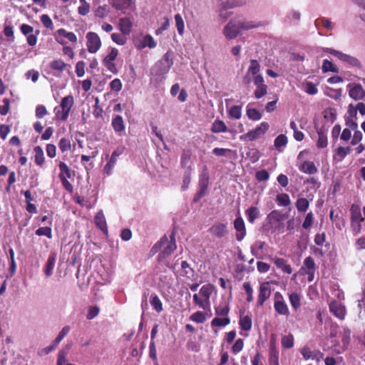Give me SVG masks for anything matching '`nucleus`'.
Masks as SVG:
<instances>
[{"label":"nucleus","instance_id":"obj_1","mask_svg":"<svg viewBox=\"0 0 365 365\" xmlns=\"http://www.w3.org/2000/svg\"><path fill=\"white\" fill-rule=\"evenodd\" d=\"M175 232L173 230L170 235V240L166 235H164L160 241H158L151 249L150 252L153 255L157 253L161 248L163 250L159 254L158 257V261L161 262L166 257H169L177 248L175 244Z\"/></svg>","mask_w":365,"mask_h":365},{"label":"nucleus","instance_id":"obj_2","mask_svg":"<svg viewBox=\"0 0 365 365\" xmlns=\"http://www.w3.org/2000/svg\"><path fill=\"white\" fill-rule=\"evenodd\" d=\"M73 103L74 99L72 95L63 97L60 105L54 108L55 119L56 120L66 121L68 118Z\"/></svg>","mask_w":365,"mask_h":365},{"label":"nucleus","instance_id":"obj_3","mask_svg":"<svg viewBox=\"0 0 365 365\" xmlns=\"http://www.w3.org/2000/svg\"><path fill=\"white\" fill-rule=\"evenodd\" d=\"M269 125L267 122H262L255 129L248 131L247 133L240 136L241 141L248 142L254 141L262 136L269 130Z\"/></svg>","mask_w":365,"mask_h":365},{"label":"nucleus","instance_id":"obj_4","mask_svg":"<svg viewBox=\"0 0 365 365\" xmlns=\"http://www.w3.org/2000/svg\"><path fill=\"white\" fill-rule=\"evenodd\" d=\"M60 173L58 178L62 183L63 187L69 192H73V187L71 183L68 180V178H71L72 176V171L67 164L63 161H61L58 164Z\"/></svg>","mask_w":365,"mask_h":365},{"label":"nucleus","instance_id":"obj_5","mask_svg":"<svg viewBox=\"0 0 365 365\" xmlns=\"http://www.w3.org/2000/svg\"><path fill=\"white\" fill-rule=\"evenodd\" d=\"M324 51L336 56L341 61L346 62L351 66L357 67L359 68H361L362 66L360 61L356 57L349 56L331 48H324Z\"/></svg>","mask_w":365,"mask_h":365},{"label":"nucleus","instance_id":"obj_6","mask_svg":"<svg viewBox=\"0 0 365 365\" xmlns=\"http://www.w3.org/2000/svg\"><path fill=\"white\" fill-rule=\"evenodd\" d=\"M209 185V175L207 171V167L205 166L202 173L200 175L199 179V190L195 195L193 197V202H197L200 200L203 197L207 192Z\"/></svg>","mask_w":365,"mask_h":365},{"label":"nucleus","instance_id":"obj_7","mask_svg":"<svg viewBox=\"0 0 365 365\" xmlns=\"http://www.w3.org/2000/svg\"><path fill=\"white\" fill-rule=\"evenodd\" d=\"M260 64L255 59H251L250 62V66L247 71L245 76L242 78V83L245 85H249L251 81V76L253 77V82H255V79L258 76H262L260 73Z\"/></svg>","mask_w":365,"mask_h":365},{"label":"nucleus","instance_id":"obj_8","mask_svg":"<svg viewBox=\"0 0 365 365\" xmlns=\"http://www.w3.org/2000/svg\"><path fill=\"white\" fill-rule=\"evenodd\" d=\"M87 48L91 53H96L101 46V41L99 36L95 32H88L86 34Z\"/></svg>","mask_w":365,"mask_h":365},{"label":"nucleus","instance_id":"obj_9","mask_svg":"<svg viewBox=\"0 0 365 365\" xmlns=\"http://www.w3.org/2000/svg\"><path fill=\"white\" fill-rule=\"evenodd\" d=\"M118 55V50L115 48H112L110 53L103 60V64L109 71L114 74L118 73V69L114 63V61L116 59Z\"/></svg>","mask_w":365,"mask_h":365},{"label":"nucleus","instance_id":"obj_10","mask_svg":"<svg viewBox=\"0 0 365 365\" xmlns=\"http://www.w3.org/2000/svg\"><path fill=\"white\" fill-rule=\"evenodd\" d=\"M350 212L352 226H358L359 228H361L362 226L361 223L364 222V219L361 216L360 207L353 204L351 206Z\"/></svg>","mask_w":365,"mask_h":365},{"label":"nucleus","instance_id":"obj_11","mask_svg":"<svg viewBox=\"0 0 365 365\" xmlns=\"http://www.w3.org/2000/svg\"><path fill=\"white\" fill-rule=\"evenodd\" d=\"M240 33L239 24H234L230 21L224 28L223 34L228 39L236 38Z\"/></svg>","mask_w":365,"mask_h":365},{"label":"nucleus","instance_id":"obj_12","mask_svg":"<svg viewBox=\"0 0 365 365\" xmlns=\"http://www.w3.org/2000/svg\"><path fill=\"white\" fill-rule=\"evenodd\" d=\"M254 84L257 88L255 91V96L256 98H261L264 96L267 93V86L264 83L263 76H258L255 79Z\"/></svg>","mask_w":365,"mask_h":365},{"label":"nucleus","instance_id":"obj_13","mask_svg":"<svg viewBox=\"0 0 365 365\" xmlns=\"http://www.w3.org/2000/svg\"><path fill=\"white\" fill-rule=\"evenodd\" d=\"M109 2L115 9L123 13L135 4V0H109Z\"/></svg>","mask_w":365,"mask_h":365},{"label":"nucleus","instance_id":"obj_14","mask_svg":"<svg viewBox=\"0 0 365 365\" xmlns=\"http://www.w3.org/2000/svg\"><path fill=\"white\" fill-rule=\"evenodd\" d=\"M271 289L269 282H264L259 287V294L258 296V305L262 306L264 302L270 297Z\"/></svg>","mask_w":365,"mask_h":365},{"label":"nucleus","instance_id":"obj_15","mask_svg":"<svg viewBox=\"0 0 365 365\" xmlns=\"http://www.w3.org/2000/svg\"><path fill=\"white\" fill-rule=\"evenodd\" d=\"M349 94L355 101L364 100L365 98V90L361 84H354L349 89Z\"/></svg>","mask_w":365,"mask_h":365},{"label":"nucleus","instance_id":"obj_16","mask_svg":"<svg viewBox=\"0 0 365 365\" xmlns=\"http://www.w3.org/2000/svg\"><path fill=\"white\" fill-rule=\"evenodd\" d=\"M111 125L115 133H117L118 136L123 135V133H124L125 129V125L121 115H115L112 119Z\"/></svg>","mask_w":365,"mask_h":365},{"label":"nucleus","instance_id":"obj_17","mask_svg":"<svg viewBox=\"0 0 365 365\" xmlns=\"http://www.w3.org/2000/svg\"><path fill=\"white\" fill-rule=\"evenodd\" d=\"M118 27L124 35L129 36L133 28V21L129 17H122L119 19Z\"/></svg>","mask_w":365,"mask_h":365},{"label":"nucleus","instance_id":"obj_18","mask_svg":"<svg viewBox=\"0 0 365 365\" xmlns=\"http://www.w3.org/2000/svg\"><path fill=\"white\" fill-rule=\"evenodd\" d=\"M330 312L340 319H344L346 314V309L341 303L334 301L329 304Z\"/></svg>","mask_w":365,"mask_h":365},{"label":"nucleus","instance_id":"obj_19","mask_svg":"<svg viewBox=\"0 0 365 365\" xmlns=\"http://www.w3.org/2000/svg\"><path fill=\"white\" fill-rule=\"evenodd\" d=\"M21 194L24 195L25 197V201L26 203V210L28 212L34 214L37 212L36 207L31 202L34 200L33 196L31 195V192L30 190H21Z\"/></svg>","mask_w":365,"mask_h":365},{"label":"nucleus","instance_id":"obj_20","mask_svg":"<svg viewBox=\"0 0 365 365\" xmlns=\"http://www.w3.org/2000/svg\"><path fill=\"white\" fill-rule=\"evenodd\" d=\"M71 348V344H68L61 350L59 351L58 354L57 365H75L68 363L66 359V356L68 355Z\"/></svg>","mask_w":365,"mask_h":365},{"label":"nucleus","instance_id":"obj_21","mask_svg":"<svg viewBox=\"0 0 365 365\" xmlns=\"http://www.w3.org/2000/svg\"><path fill=\"white\" fill-rule=\"evenodd\" d=\"M135 47L138 49H142L145 47L150 48H154L156 46V42L155 41L153 36L149 34L145 35L140 43H135Z\"/></svg>","mask_w":365,"mask_h":365},{"label":"nucleus","instance_id":"obj_22","mask_svg":"<svg viewBox=\"0 0 365 365\" xmlns=\"http://www.w3.org/2000/svg\"><path fill=\"white\" fill-rule=\"evenodd\" d=\"M299 169L300 171L309 175L315 174L318 171L314 163L309 160L304 161L299 167Z\"/></svg>","mask_w":365,"mask_h":365},{"label":"nucleus","instance_id":"obj_23","mask_svg":"<svg viewBox=\"0 0 365 365\" xmlns=\"http://www.w3.org/2000/svg\"><path fill=\"white\" fill-rule=\"evenodd\" d=\"M210 130L213 133H226L228 131V128L224 121L215 120L212 124Z\"/></svg>","mask_w":365,"mask_h":365},{"label":"nucleus","instance_id":"obj_24","mask_svg":"<svg viewBox=\"0 0 365 365\" xmlns=\"http://www.w3.org/2000/svg\"><path fill=\"white\" fill-rule=\"evenodd\" d=\"M34 151L35 153V155H34L35 163L37 165L41 167L43 165L44 161H45L43 149L41 146L37 145V146L34 147Z\"/></svg>","mask_w":365,"mask_h":365},{"label":"nucleus","instance_id":"obj_25","mask_svg":"<svg viewBox=\"0 0 365 365\" xmlns=\"http://www.w3.org/2000/svg\"><path fill=\"white\" fill-rule=\"evenodd\" d=\"M120 155V153H118L117 150H115L113 152L111 157L109 160V161L107 163V164L104 167V172L110 175L111 173V170L114 165L116 163L117 158Z\"/></svg>","mask_w":365,"mask_h":365},{"label":"nucleus","instance_id":"obj_26","mask_svg":"<svg viewBox=\"0 0 365 365\" xmlns=\"http://www.w3.org/2000/svg\"><path fill=\"white\" fill-rule=\"evenodd\" d=\"M238 24H239L240 29H242V30H249V29H256V28L260 27L264 25V24L260 21H239Z\"/></svg>","mask_w":365,"mask_h":365},{"label":"nucleus","instance_id":"obj_27","mask_svg":"<svg viewBox=\"0 0 365 365\" xmlns=\"http://www.w3.org/2000/svg\"><path fill=\"white\" fill-rule=\"evenodd\" d=\"M318 134V140L317 142V146L319 148H326L328 145L327 143V137L326 133L323 130L322 128L317 129V130Z\"/></svg>","mask_w":365,"mask_h":365},{"label":"nucleus","instance_id":"obj_28","mask_svg":"<svg viewBox=\"0 0 365 365\" xmlns=\"http://www.w3.org/2000/svg\"><path fill=\"white\" fill-rule=\"evenodd\" d=\"M288 143L287 137L284 134L279 135L274 141V145L279 152H282V147H285Z\"/></svg>","mask_w":365,"mask_h":365},{"label":"nucleus","instance_id":"obj_29","mask_svg":"<svg viewBox=\"0 0 365 365\" xmlns=\"http://www.w3.org/2000/svg\"><path fill=\"white\" fill-rule=\"evenodd\" d=\"M259 211L256 207H250L245 210V215L250 223H253L258 217Z\"/></svg>","mask_w":365,"mask_h":365},{"label":"nucleus","instance_id":"obj_30","mask_svg":"<svg viewBox=\"0 0 365 365\" xmlns=\"http://www.w3.org/2000/svg\"><path fill=\"white\" fill-rule=\"evenodd\" d=\"M227 113L230 118L239 120L242 117V106H232L227 110Z\"/></svg>","mask_w":365,"mask_h":365},{"label":"nucleus","instance_id":"obj_31","mask_svg":"<svg viewBox=\"0 0 365 365\" xmlns=\"http://www.w3.org/2000/svg\"><path fill=\"white\" fill-rule=\"evenodd\" d=\"M274 260V264L276 266L282 269L284 272L287 274H291L292 272V269L290 265L286 264V262L282 258H274L272 259Z\"/></svg>","mask_w":365,"mask_h":365},{"label":"nucleus","instance_id":"obj_32","mask_svg":"<svg viewBox=\"0 0 365 365\" xmlns=\"http://www.w3.org/2000/svg\"><path fill=\"white\" fill-rule=\"evenodd\" d=\"M230 312L229 304L223 301L215 307V313L218 316L225 317Z\"/></svg>","mask_w":365,"mask_h":365},{"label":"nucleus","instance_id":"obj_33","mask_svg":"<svg viewBox=\"0 0 365 365\" xmlns=\"http://www.w3.org/2000/svg\"><path fill=\"white\" fill-rule=\"evenodd\" d=\"M56 255L55 253H52V254H51V255L49 256V257L47 260V262H46V267H45V274L47 277L51 276V274L52 273V270H53L54 263L56 261Z\"/></svg>","mask_w":365,"mask_h":365},{"label":"nucleus","instance_id":"obj_34","mask_svg":"<svg viewBox=\"0 0 365 365\" xmlns=\"http://www.w3.org/2000/svg\"><path fill=\"white\" fill-rule=\"evenodd\" d=\"M276 201L278 205L287 207L291 204L289 196L287 193L278 194L276 197Z\"/></svg>","mask_w":365,"mask_h":365},{"label":"nucleus","instance_id":"obj_35","mask_svg":"<svg viewBox=\"0 0 365 365\" xmlns=\"http://www.w3.org/2000/svg\"><path fill=\"white\" fill-rule=\"evenodd\" d=\"M246 114L248 118L253 121L259 120L262 118L261 113L256 108H251L247 106Z\"/></svg>","mask_w":365,"mask_h":365},{"label":"nucleus","instance_id":"obj_36","mask_svg":"<svg viewBox=\"0 0 365 365\" xmlns=\"http://www.w3.org/2000/svg\"><path fill=\"white\" fill-rule=\"evenodd\" d=\"M94 221L98 228H107L106 221L103 211H99L96 214Z\"/></svg>","mask_w":365,"mask_h":365},{"label":"nucleus","instance_id":"obj_37","mask_svg":"<svg viewBox=\"0 0 365 365\" xmlns=\"http://www.w3.org/2000/svg\"><path fill=\"white\" fill-rule=\"evenodd\" d=\"M67 66L68 64L61 59L53 60L50 63V68L58 71H63Z\"/></svg>","mask_w":365,"mask_h":365},{"label":"nucleus","instance_id":"obj_38","mask_svg":"<svg viewBox=\"0 0 365 365\" xmlns=\"http://www.w3.org/2000/svg\"><path fill=\"white\" fill-rule=\"evenodd\" d=\"M68 31H67L65 29H59L54 34L55 40L61 45H65L66 41L63 40V38H66Z\"/></svg>","mask_w":365,"mask_h":365},{"label":"nucleus","instance_id":"obj_39","mask_svg":"<svg viewBox=\"0 0 365 365\" xmlns=\"http://www.w3.org/2000/svg\"><path fill=\"white\" fill-rule=\"evenodd\" d=\"M127 36L128 35H124L122 33L121 34L113 33L111 34V39L116 44L120 45V46H123L127 42Z\"/></svg>","mask_w":365,"mask_h":365},{"label":"nucleus","instance_id":"obj_40","mask_svg":"<svg viewBox=\"0 0 365 365\" xmlns=\"http://www.w3.org/2000/svg\"><path fill=\"white\" fill-rule=\"evenodd\" d=\"M252 319L249 316L240 317V326L244 331H249L252 328Z\"/></svg>","mask_w":365,"mask_h":365},{"label":"nucleus","instance_id":"obj_41","mask_svg":"<svg viewBox=\"0 0 365 365\" xmlns=\"http://www.w3.org/2000/svg\"><path fill=\"white\" fill-rule=\"evenodd\" d=\"M191 181V168L190 166L188 167V169L185 172L183 175V179H182V185L181 186V190L185 191L186 190Z\"/></svg>","mask_w":365,"mask_h":365},{"label":"nucleus","instance_id":"obj_42","mask_svg":"<svg viewBox=\"0 0 365 365\" xmlns=\"http://www.w3.org/2000/svg\"><path fill=\"white\" fill-rule=\"evenodd\" d=\"M309 201L304 197L299 198L296 202L297 209L300 212H306L309 207Z\"/></svg>","mask_w":365,"mask_h":365},{"label":"nucleus","instance_id":"obj_43","mask_svg":"<svg viewBox=\"0 0 365 365\" xmlns=\"http://www.w3.org/2000/svg\"><path fill=\"white\" fill-rule=\"evenodd\" d=\"M191 151L190 150H183L180 158V165L185 168L187 166L191 160Z\"/></svg>","mask_w":365,"mask_h":365},{"label":"nucleus","instance_id":"obj_44","mask_svg":"<svg viewBox=\"0 0 365 365\" xmlns=\"http://www.w3.org/2000/svg\"><path fill=\"white\" fill-rule=\"evenodd\" d=\"M267 219L274 225L275 222H279L283 219V215L278 210H273L268 215Z\"/></svg>","mask_w":365,"mask_h":365},{"label":"nucleus","instance_id":"obj_45","mask_svg":"<svg viewBox=\"0 0 365 365\" xmlns=\"http://www.w3.org/2000/svg\"><path fill=\"white\" fill-rule=\"evenodd\" d=\"M323 115L325 120L328 122L333 123L336 119V111L334 108H329L323 112Z\"/></svg>","mask_w":365,"mask_h":365},{"label":"nucleus","instance_id":"obj_46","mask_svg":"<svg viewBox=\"0 0 365 365\" xmlns=\"http://www.w3.org/2000/svg\"><path fill=\"white\" fill-rule=\"evenodd\" d=\"M322 69L324 73H327L328 71H331V72H334V73L339 72L338 68L335 66H334V64L330 61H329L327 59H324L323 61Z\"/></svg>","mask_w":365,"mask_h":365},{"label":"nucleus","instance_id":"obj_47","mask_svg":"<svg viewBox=\"0 0 365 365\" xmlns=\"http://www.w3.org/2000/svg\"><path fill=\"white\" fill-rule=\"evenodd\" d=\"M150 304L158 313L163 311L162 302L157 295H151Z\"/></svg>","mask_w":365,"mask_h":365},{"label":"nucleus","instance_id":"obj_48","mask_svg":"<svg viewBox=\"0 0 365 365\" xmlns=\"http://www.w3.org/2000/svg\"><path fill=\"white\" fill-rule=\"evenodd\" d=\"M109 14V10L107 5L98 6L94 11L95 16L104 19Z\"/></svg>","mask_w":365,"mask_h":365},{"label":"nucleus","instance_id":"obj_49","mask_svg":"<svg viewBox=\"0 0 365 365\" xmlns=\"http://www.w3.org/2000/svg\"><path fill=\"white\" fill-rule=\"evenodd\" d=\"M58 148L62 153L70 150L71 148V140L67 138H62L59 140Z\"/></svg>","mask_w":365,"mask_h":365},{"label":"nucleus","instance_id":"obj_50","mask_svg":"<svg viewBox=\"0 0 365 365\" xmlns=\"http://www.w3.org/2000/svg\"><path fill=\"white\" fill-rule=\"evenodd\" d=\"M175 21L176 27L180 35H182L184 33V21L180 14H177L175 16Z\"/></svg>","mask_w":365,"mask_h":365},{"label":"nucleus","instance_id":"obj_51","mask_svg":"<svg viewBox=\"0 0 365 365\" xmlns=\"http://www.w3.org/2000/svg\"><path fill=\"white\" fill-rule=\"evenodd\" d=\"M304 264L308 269L307 274L313 276L315 269L314 259L311 257H308L304 259Z\"/></svg>","mask_w":365,"mask_h":365},{"label":"nucleus","instance_id":"obj_52","mask_svg":"<svg viewBox=\"0 0 365 365\" xmlns=\"http://www.w3.org/2000/svg\"><path fill=\"white\" fill-rule=\"evenodd\" d=\"M282 345L285 349H290L294 345V337L292 334L284 336L282 338Z\"/></svg>","mask_w":365,"mask_h":365},{"label":"nucleus","instance_id":"obj_53","mask_svg":"<svg viewBox=\"0 0 365 365\" xmlns=\"http://www.w3.org/2000/svg\"><path fill=\"white\" fill-rule=\"evenodd\" d=\"M274 309L280 314H287L288 313V309L287 305L281 301H277L274 303Z\"/></svg>","mask_w":365,"mask_h":365},{"label":"nucleus","instance_id":"obj_54","mask_svg":"<svg viewBox=\"0 0 365 365\" xmlns=\"http://www.w3.org/2000/svg\"><path fill=\"white\" fill-rule=\"evenodd\" d=\"M230 323V319L227 317L224 319L215 318L212 319L211 324L212 327H225Z\"/></svg>","mask_w":365,"mask_h":365},{"label":"nucleus","instance_id":"obj_55","mask_svg":"<svg viewBox=\"0 0 365 365\" xmlns=\"http://www.w3.org/2000/svg\"><path fill=\"white\" fill-rule=\"evenodd\" d=\"M212 292V287L210 285H204L200 289V293L206 299V303L207 304H209V299Z\"/></svg>","mask_w":365,"mask_h":365},{"label":"nucleus","instance_id":"obj_56","mask_svg":"<svg viewBox=\"0 0 365 365\" xmlns=\"http://www.w3.org/2000/svg\"><path fill=\"white\" fill-rule=\"evenodd\" d=\"M41 21L46 29H53V21L48 14H43L41 16Z\"/></svg>","mask_w":365,"mask_h":365},{"label":"nucleus","instance_id":"obj_57","mask_svg":"<svg viewBox=\"0 0 365 365\" xmlns=\"http://www.w3.org/2000/svg\"><path fill=\"white\" fill-rule=\"evenodd\" d=\"M289 301L292 306L295 309L300 307V297L299 294L296 293H292L291 294H289Z\"/></svg>","mask_w":365,"mask_h":365},{"label":"nucleus","instance_id":"obj_58","mask_svg":"<svg viewBox=\"0 0 365 365\" xmlns=\"http://www.w3.org/2000/svg\"><path fill=\"white\" fill-rule=\"evenodd\" d=\"M255 178L257 181H266L269 178V174L266 170H261L256 173Z\"/></svg>","mask_w":365,"mask_h":365},{"label":"nucleus","instance_id":"obj_59","mask_svg":"<svg viewBox=\"0 0 365 365\" xmlns=\"http://www.w3.org/2000/svg\"><path fill=\"white\" fill-rule=\"evenodd\" d=\"M4 105L0 106V114L1 115H6L10 110V100L9 98L3 99Z\"/></svg>","mask_w":365,"mask_h":365},{"label":"nucleus","instance_id":"obj_60","mask_svg":"<svg viewBox=\"0 0 365 365\" xmlns=\"http://www.w3.org/2000/svg\"><path fill=\"white\" fill-rule=\"evenodd\" d=\"M86 63L83 61H78L76 65V73L78 77H82L85 74Z\"/></svg>","mask_w":365,"mask_h":365},{"label":"nucleus","instance_id":"obj_61","mask_svg":"<svg viewBox=\"0 0 365 365\" xmlns=\"http://www.w3.org/2000/svg\"><path fill=\"white\" fill-rule=\"evenodd\" d=\"M190 319L197 323H203L206 318L202 312H197L190 316Z\"/></svg>","mask_w":365,"mask_h":365},{"label":"nucleus","instance_id":"obj_62","mask_svg":"<svg viewBox=\"0 0 365 365\" xmlns=\"http://www.w3.org/2000/svg\"><path fill=\"white\" fill-rule=\"evenodd\" d=\"M122 87V83L119 78H115L110 83V89L115 92L121 91Z\"/></svg>","mask_w":365,"mask_h":365},{"label":"nucleus","instance_id":"obj_63","mask_svg":"<svg viewBox=\"0 0 365 365\" xmlns=\"http://www.w3.org/2000/svg\"><path fill=\"white\" fill-rule=\"evenodd\" d=\"M48 113L46 108L43 105H38L36 108V117L43 118Z\"/></svg>","mask_w":365,"mask_h":365},{"label":"nucleus","instance_id":"obj_64","mask_svg":"<svg viewBox=\"0 0 365 365\" xmlns=\"http://www.w3.org/2000/svg\"><path fill=\"white\" fill-rule=\"evenodd\" d=\"M351 152V148L349 147H342L340 146L336 150V154L341 159H344L347 155H349Z\"/></svg>","mask_w":365,"mask_h":365}]
</instances>
